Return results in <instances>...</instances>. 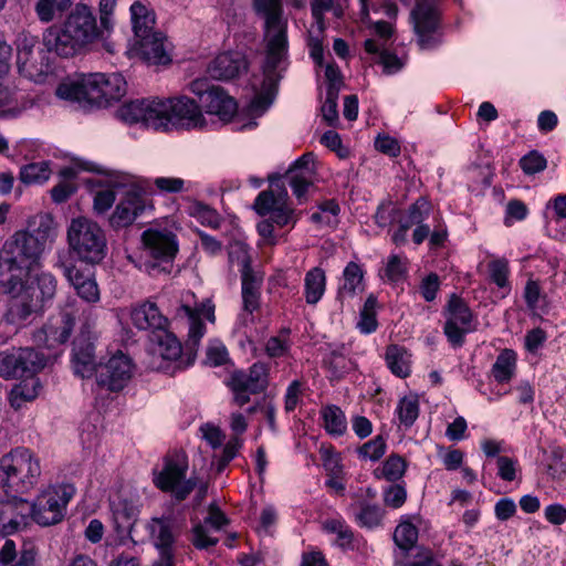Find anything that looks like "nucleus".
<instances>
[{
	"mask_svg": "<svg viewBox=\"0 0 566 566\" xmlns=\"http://www.w3.org/2000/svg\"><path fill=\"white\" fill-rule=\"evenodd\" d=\"M243 310L250 314L260 306V284L253 274L241 276Z\"/></svg>",
	"mask_w": 566,
	"mask_h": 566,
	"instance_id": "nucleus-55",
	"label": "nucleus"
},
{
	"mask_svg": "<svg viewBox=\"0 0 566 566\" xmlns=\"http://www.w3.org/2000/svg\"><path fill=\"white\" fill-rule=\"evenodd\" d=\"M130 319L139 331H150L153 336L165 328H168L169 321L161 314L157 304L147 301L132 310Z\"/></svg>",
	"mask_w": 566,
	"mask_h": 566,
	"instance_id": "nucleus-29",
	"label": "nucleus"
},
{
	"mask_svg": "<svg viewBox=\"0 0 566 566\" xmlns=\"http://www.w3.org/2000/svg\"><path fill=\"white\" fill-rule=\"evenodd\" d=\"M196 296L188 291L182 295V304L176 311L177 318L187 321L188 332L185 340V350L188 356L187 366L191 365L197 355L202 337L207 333V326L203 319L214 323V304L212 300L206 298L202 302L190 304Z\"/></svg>",
	"mask_w": 566,
	"mask_h": 566,
	"instance_id": "nucleus-9",
	"label": "nucleus"
},
{
	"mask_svg": "<svg viewBox=\"0 0 566 566\" xmlns=\"http://www.w3.org/2000/svg\"><path fill=\"white\" fill-rule=\"evenodd\" d=\"M473 314L468 304L457 294H451L446 308L444 335L452 347L464 344V337L472 331Z\"/></svg>",
	"mask_w": 566,
	"mask_h": 566,
	"instance_id": "nucleus-18",
	"label": "nucleus"
},
{
	"mask_svg": "<svg viewBox=\"0 0 566 566\" xmlns=\"http://www.w3.org/2000/svg\"><path fill=\"white\" fill-rule=\"evenodd\" d=\"M87 74H78L74 77H67L59 83L55 88L57 98L76 104L83 109L93 107L91 103L88 88L91 84L87 83Z\"/></svg>",
	"mask_w": 566,
	"mask_h": 566,
	"instance_id": "nucleus-28",
	"label": "nucleus"
},
{
	"mask_svg": "<svg viewBox=\"0 0 566 566\" xmlns=\"http://www.w3.org/2000/svg\"><path fill=\"white\" fill-rule=\"evenodd\" d=\"M38 40L33 35L20 34L17 40V67L19 74L34 83L43 84L50 81L53 69L44 52L35 54Z\"/></svg>",
	"mask_w": 566,
	"mask_h": 566,
	"instance_id": "nucleus-13",
	"label": "nucleus"
},
{
	"mask_svg": "<svg viewBox=\"0 0 566 566\" xmlns=\"http://www.w3.org/2000/svg\"><path fill=\"white\" fill-rule=\"evenodd\" d=\"M142 242L145 253L150 256L153 261L137 260L132 254H128L127 259L137 269L149 275L158 271L160 263L171 262L178 252L177 237L171 230L166 228H148L142 234Z\"/></svg>",
	"mask_w": 566,
	"mask_h": 566,
	"instance_id": "nucleus-12",
	"label": "nucleus"
},
{
	"mask_svg": "<svg viewBox=\"0 0 566 566\" xmlns=\"http://www.w3.org/2000/svg\"><path fill=\"white\" fill-rule=\"evenodd\" d=\"M50 232V227L43 223L33 231L18 230L0 250V286L12 296L3 323L12 326L13 333L33 312L41 310L39 301L33 297V289L28 286V279L41 264Z\"/></svg>",
	"mask_w": 566,
	"mask_h": 566,
	"instance_id": "nucleus-1",
	"label": "nucleus"
},
{
	"mask_svg": "<svg viewBox=\"0 0 566 566\" xmlns=\"http://www.w3.org/2000/svg\"><path fill=\"white\" fill-rule=\"evenodd\" d=\"M229 261L239 268L241 276L253 274L249 247L243 242H234L229 248Z\"/></svg>",
	"mask_w": 566,
	"mask_h": 566,
	"instance_id": "nucleus-56",
	"label": "nucleus"
},
{
	"mask_svg": "<svg viewBox=\"0 0 566 566\" xmlns=\"http://www.w3.org/2000/svg\"><path fill=\"white\" fill-rule=\"evenodd\" d=\"M407 462L398 454H390L374 474L377 479H384L388 482H397L405 475Z\"/></svg>",
	"mask_w": 566,
	"mask_h": 566,
	"instance_id": "nucleus-49",
	"label": "nucleus"
},
{
	"mask_svg": "<svg viewBox=\"0 0 566 566\" xmlns=\"http://www.w3.org/2000/svg\"><path fill=\"white\" fill-rule=\"evenodd\" d=\"M415 516L403 515L400 518L399 524L396 526L394 532V542L398 547L396 554H402V552L411 551L418 547V527L413 523Z\"/></svg>",
	"mask_w": 566,
	"mask_h": 566,
	"instance_id": "nucleus-41",
	"label": "nucleus"
},
{
	"mask_svg": "<svg viewBox=\"0 0 566 566\" xmlns=\"http://www.w3.org/2000/svg\"><path fill=\"white\" fill-rule=\"evenodd\" d=\"M45 357L30 347L11 348L0 352V377L18 379L34 376L45 366Z\"/></svg>",
	"mask_w": 566,
	"mask_h": 566,
	"instance_id": "nucleus-15",
	"label": "nucleus"
},
{
	"mask_svg": "<svg viewBox=\"0 0 566 566\" xmlns=\"http://www.w3.org/2000/svg\"><path fill=\"white\" fill-rule=\"evenodd\" d=\"M248 69L245 56L238 51H228L218 54L209 64L208 74L219 81L234 78Z\"/></svg>",
	"mask_w": 566,
	"mask_h": 566,
	"instance_id": "nucleus-27",
	"label": "nucleus"
},
{
	"mask_svg": "<svg viewBox=\"0 0 566 566\" xmlns=\"http://www.w3.org/2000/svg\"><path fill=\"white\" fill-rule=\"evenodd\" d=\"M384 502L391 509L401 507L407 500V490L405 483H394L382 491Z\"/></svg>",
	"mask_w": 566,
	"mask_h": 566,
	"instance_id": "nucleus-64",
	"label": "nucleus"
},
{
	"mask_svg": "<svg viewBox=\"0 0 566 566\" xmlns=\"http://www.w3.org/2000/svg\"><path fill=\"white\" fill-rule=\"evenodd\" d=\"M154 343V350L164 360L176 361L182 355V345L175 334L165 328L155 334L151 338Z\"/></svg>",
	"mask_w": 566,
	"mask_h": 566,
	"instance_id": "nucleus-40",
	"label": "nucleus"
},
{
	"mask_svg": "<svg viewBox=\"0 0 566 566\" xmlns=\"http://www.w3.org/2000/svg\"><path fill=\"white\" fill-rule=\"evenodd\" d=\"M105 34L97 25L92 8L76 3L61 27L52 25L43 33V44L49 52L72 56Z\"/></svg>",
	"mask_w": 566,
	"mask_h": 566,
	"instance_id": "nucleus-3",
	"label": "nucleus"
},
{
	"mask_svg": "<svg viewBox=\"0 0 566 566\" xmlns=\"http://www.w3.org/2000/svg\"><path fill=\"white\" fill-rule=\"evenodd\" d=\"M191 93L199 97L201 106L207 114L216 115L223 123L232 119L238 105L221 87L210 85L205 78H197L189 85Z\"/></svg>",
	"mask_w": 566,
	"mask_h": 566,
	"instance_id": "nucleus-16",
	"label": "nucleus"
},
{
	"mask_svg": "<svg viewBox=\"0 0 566 566\" xmlns=\"http://www.w3.org/2000/svg\"><path fill=\"white\" fill-rule=\"evenodd\" d=\"M387 443L382 436H376L357 449V454L363 460L378 461L386 453Z\"/></svg>",
	"mask_w": 566,
	"mask_h": 566,
	"instance_id": "nucleus-59",
	"label": "nucleus"
},
{
	"mask_svg": "<svg viewBox=\"0 0 566 566\" xmlns=\"http://www.w3.org/2000/svg\"><path fill=\"white\" fill-rule=\"evenodd\" d=\"M255 13L263 19V40L265 60L263 63V81L258 93L247 107L249 119L243 124L235 120L237 130H252L261 117L273 104L282 73L287 66L289 38L287 18L283 13V0H252Z\"/></svg>",
	"mask_w": 566,
	"mask_h": 566,
	"instance_id": "nucleus-2",
	"label": "nucleus"
},
{
	"mask_svg": "<svg viewBox=\"0 0 566 566\" xmlns=\"http://www.w3.org/2000/svg\"><path fill=\"white\" fill-rule=\"evenodd\" d=\"M74 326V318L70 314H64L61 317V325L54 326L53 324L45 325L40 335L45 336V345L51 348L54 344H64L69 340Z\"/></svg>",
	"mask_w": 566,
	"mask_h": 566,
	"instance_id": "nucleus-47",
	"label": "nucleus"
},
{
	"mask_svg": "<svg viewBox=\"0 0 566 566\" xmlns=\"http://www.w3.org/2000/svg\"><path fill=\"white\" fill-rule=\"evenodd\" d=\"M87 81L91 84L88 95L93 107L117 101L126 93L127 83L119 73H90L87 74Z\"/></svg>",
	"mask_w": 566,
	"mask_h": 566,
	"instance_id": "nucleus-22",
	"label": "nucleus"
},
{
	"mask_svg": "<svg viewBox=\"0 0 566 566\" xmlns=\"http://www.w3.org/2000/svg\"><path fill=\"white\" fill-rule=\"evenodd\" d=\"M546 208L552 210L551 223L555 226V238L566 240V195H557L552 198Z\"/></svg>",
	"mask_w": 566,
	"mask_h": 566,
	"instance_id": "nucleus-51",
	"label": "nucleus"
},
{
	"mask_svg": "<svg viewBox=\"0 0 566 566\" xmlns=\"http://www.w3.org/2000/svg\"><path fill=\"white\" fill-rule=\"evenodd\" d=\"M411 19L421 50H432L441 44L439 0H419Z\"/></svg>",
	"mask_w": 566,
	"mask_h": 566,
	"instance_id": "nucleus-14",
	"label": "nucleus"
},
{
	"mask_svg": "<svg viewBox=\"0 0 566 566\" xmlns=\"http://www.w3.org/2000/svg\"><path fill=\"white\" fill-rule=\"evenodd\" d=\"M364 46L368 54L375 55V63L381 65L382 72L387 75L398 73L405 65L402 59L385 49L382 44L374 39H367Z\"/></svg>",
	"mask_w": 566,
	"mask_h": 566,
	"instance_id": "nucleus-37",
	"label": "nucleus"
},
{
	"mask_svg": "<svg viewBox=\"0 0 566 566\" xmlns=\"http://www.w3.org/2000/svg\"><path fill=\"white\" fill-rule=\"evenodd\" d=\"M50 176L49 161L31 163L20 169V180L25 185H42L49 180Z\"/></svg>",
	"mask_w": 566,
	"mask_h": 566,
	"instance_id": "nucleus-52",
	"label": "nucleus"
},
{
	"mask_svg": "<svg viewBox=\"0 0 566 566\" xmlns=\"http://www.w3.org/2000/svg\"><path fill=\"white\" fill-rule=\"evenodd\" d=\"M155 545L160 551L172 549V518L170 516L153 517L146 526Z\"/></svg>",
	"mask_w": 566,
	"mask_h": 566,
	"instance_id": "nucleus-39",
	"label": "nucleus"
},
{
	"mask_svg": "<svg viewBox=\"0 0 566 566\" xmlns=\"http://www.w3.org/2000/svg\"><path fill=\"white\" fill-rule=\"evenodd\" d=\"M229 524L226 514L214 504L209 506L208 516L203 522H197L192 525L191 542L197 549H207L216 546L219 538L214 533L222 531Z\"/></svg>",
	"mask_w": 566,
	"mask_h": 566,
	"instance_id": "nucleus-24",
	"label": "nucleus"
},
{
	"mask_svg": "<svg viewBox=\"0 0 566 566\" xmlns=\"http://www.w3.org/2000/svg\"><path fill=\"white\" fill-rule=\"evenodd\" d=\"M335 545L343 551H357L368 556L373 549L361 536H356L350 527L336 536Z\"/></svg>",
	"mask_w": 566,
	"mask_h": 566,
	"instance_id": "nucleus-57",
	"label": "nucleus"
},
{
	"mask_svg": "<svg viewBox=\"0 0 566 566\" xmlns=\"http://www.w3.org/2000/svg\"><path fill=\"white\" fill-rule=\"evenodd\" d=\"M411 357L410 352L403 346L391 344L386 347V366L398 378L403 379L411 375Z\"/></svg>",
	"mask_w": 566,
	"mask_h": 566,
	"instance_id": "nucleus-36",
	"label": "nucleus"
},
{
	"mask_svg": "<svg viewBox=\"0 0 566 566\" xmlns=\"http://www.w3.org/2000/svg\"><path fill=\"white\" fill-rule=\"evenodd\" d=\"M395 566H442V563L432 549L418 546L402 554H395Z\"/></svg>",
	"mask_w": 566,
	"mask_h": 566,
	"instance_id": "nucleus-42",
	"label": "nucleus"
},
{
	"mask_svg": "<svg viewBox=\"0 0 566 566\" xmlns=\"http://www.w3.org/2000/svg\"><path fill=\"white\" fill-rule=\"evenodd\" d=\"M228 359L229 354L224 344L219 339L210 340L206 352V364L218 367L224 365Z\"/></svg>",
	"mask_w": 566,
	"mask_h": 566,
	"instance_id": "nucleus-63",
	"label": "nucleus"
},
{
	"mask_svg": "<svg viewBox=\"0 0 566 566\" xmlns=\"http://www.w3.org/2000/svg\"><path fill=\"white\" fill-rule=\"evenodd\" d=\"M72 366L74 374L82 378H90L97 374V365L94 356V344L84 338H77L73 343Z\"/></svg>",
	"mask_w": 566,
	"mask_h": 566,
	"instance_id": "nucleus-32",
	"label": "nucleus"
},
{
	"mask_svg": "<svg viewBox=\"0 0 566 566\" xmlns=\"http://www.w3.org/2000/svg\"><path fill=\"white\" fill-rule=\"evenodd\" d=\"M319 416L323 421V428L328 436L338 438L347 432V419L338 406H324L319 411Z\"/></svg>",
	"mask_w": 566,
	"mask_h": 566,
	"instance_id": "nucleus-44",
	"label": "nucleus"
},
{
	"mask_svg": "<svg viewBox=\"0 0 566 566\" xmlns=\"http://www.w3.org/2000/svg\"><path fill=\"white\" fill-rule=\"evenodd\" d=\"M253 209L259 216L269 217L256 226L258 233L270 244H275L274 226L294 227L295 210L289 205V195L284 187L261 191L254 200Z\"/></svg>",
	"mask_w": 566,
	"mask_h": 566,
	"instance_id": "nucleus-5",
	"label": "nucleus"
},
{
	"mask_svg": "<svg viewBox=\"0 0 566 566\" xmlns=\"http://www.w3.org/2000/svg\"><path fill=\"white\" fill-rule=\"evenodd\" d=\"M109 510L114 528L117 532L129 530L139 513L138 507L132 500L120 496L111 499Z\"/></svg>",
	"mask_w": 566,
	"mask_h": 566,
	"instance_id": "nucleus-33",
	"label": "nucleus"
},
{
	"mask_svg": "<svg viewBox=\"0 0 566 566\" xmlns=\"http://www.w3.org/2000/svg\"><path fill=\"white\" fill-rule=\"evenodd\" d=\"M33 106V101L22 91L0 83V117L17 118Z\"/></svg>",
	"mask_w": 566,
	"mask_h": 566,
	"instance_id": "nucleus-31",
	"label": "nucleus"
},
{
	"mask_svg": "<svg viewBox=\"0 0 566 566\" xmlns=\"http://www.w3.org/2000/svg\"><path fill=\"white\" fill-rule=\"evenodd\" d=\"M75 489L72 484H52L43 489L29 503V521L32 520L41 526H51L60 523L66 513V507Z\"/></svg>",
	"mask_w": 566,
	"mask_h": 566,
	"instance_id": "nucleus-10",
	"label": "nucleus"
},
{
	"mask_svg": "<svg viewBox=\"0 0 566 566\" xmlns=\"http://www.w3.org/2000/svg\"><path fill=\"white\" fill-rule=\"evenodd\" d=\"M489 274L491 281L500 289L510 290L509 275L510 268L509 261L504 258L495 259L489 263Z\"/></svg>",
	"mask_w": 566,
	"mask_h": 566,
	"instance_id": "nucleus-61",
	"label": "nucleus"
},
{
	"mask_svg": "<svg viewBox=\"0 0 566 566\" xmlns=\"http://www.w3.org/2000/svg\"><path fill=\"white\" fill-rule=\"evenodd\" d=\"M339 206L336 200H325L318 205V211L312 213L311 219L315 223L333 224L339 214Z\"/></svg>",
	"mask_w": 566,
	"mask_h": 566,
	"instance_id": "nucleus-62",
	"label": "nucleus"
},
{
	"mask_svg": "<svg viewBox=\"0 0 566 566\" xmlns=\"http://www.w3.org/2000/svg\"><path fill=\"white\" fill-rule=\"evenodd\" d=\"M67 244L77 260L101 263L107 254V240L99 224L86 217L73 218L67 227Z\"/></svg>",
	"mask_w": 566,
	"mask_h": 566,
	"instance_id": "nucleus-6",
	"label": "nucleus"
},
{
	"mask_svg": "<svg viewBox=\"0 0 566 566\" xmlns=\"http://www.w3.org/2000/svg\"><path fill=\"white\" fill-rule=\"evenodd\" d=\"M377 298L375 295L370 294L363 307L359 311V317L356 323V328L363 335H370L375 333L378 328V319H377Z\"/></svg>",
	"mask_w": 566,
	"mask_h": 566,
	"instance_id": "nucleus-48",
	"label": "nucleus"
},
{
	"mask_svg": "<svg viewBox=\"0 0 566 566\" xmlns=\"http://www.w3.org/2000/svg\"><path fill=\"white\" fill-rule=\"evenodd\" d=\"M71 6V0H38L35 12L41 22L49 23L63 14Z\"/></svg>",
	"mask_w": 566,
	"mask_h": 566,
	"instance_id": "nucleus-54",
	"label": "nucleus"
},
{
	"mask_svg": "<svg viewBox=\"0 0 566 566\" xmlns=\"http://www.w3.org/2000/svg\"><path fill=\"white\" fill-rule=\"evenodd\" d=\"M166 42V36L161 32L156 31L145 36L136 38L134 50L149 65H166L171 62Z\"/></svg>",
	"mask_w": 566,
	"mask_h": 566,
	"instance_id": "nucleus-26",
	"label": "nucleus"
},
{
	"mask_svg": "<svg viewBox=\"0 0 566 566\" xmlns=\"http://www.w3.org/2000/svg\"><path fill=\"white\" fill-rule=\"evenodd\" d=\"M432 210L429 200L423 197L418 198L407 210L402 223H407L409 228L416 227L412 232V241L416 245H420L429 235V224L426 223Z\"/></svg>",
	"mask_w": 566,
	"mask_h": 566,
	"instance_id": "nucleus-30",
	"label": "nucleus"
},
{
	"mask_svg": "<svg viewBox=\"0 0 566 566\" xmlns=\"http://www.w3.org/2000/svg\"><path fill=\"white\" fill-rule=\"evenodd\" d=\"M408 273V259L405 255L390 254L384 270L385 277L391 283L406 279Z\"/></svg>",
	"mask_w": 566,
	"mask_h": 566,
	"instance_id": "nucleus-58",
	"label": "nucleus"
},
{
	"mask_svg": "<svg viewBox=\"0 0 566 566\" xmlns=\"http://www.w3.org/2000/svg\"><path fill=\"white\" fill-rule=\"evenodd\" d=\"M315 176L316 165L313 153L303 154L287 169L285 179L300 205L307 201V191L313 186Z\"/></svg>",
	"mask_w": 566,
	"mask_h": 566,
	"instance_id": "nucleus-23",
	"label": "nucleus"
},
{
	"mask_svg": "<svg viewBox=\"0 0 566 566\" xmlns=\"http://www.w3.org/2000/svg\"><path fill=\"white\" fill-rule=\"evenodd\" d=\"M189 214L203 226L211 228L219 227L220 218L218 212L205 203L198 201L193 202L189 207Z\"/></svg>",
	"mask_w": 566,
	"mask_h": 566,
	"instance_id": "nucleus-60",
	"label": "nucleus"
},
{
	"mask_svg": "<svg viewBox=\"0 0 566 566\" xmlns=\"http://www.w3.org/2000/svg\"><path fill=\"white\" fill-rule=\"evenodd\" d=\"M419 413V397L410 392L398 400L394 411V422L399 429L408 430L416 423Z\"/></svg>",
	"mask_w": 566,
	"mask_h": 566,
	"instance_id": "nucleus-34",
	"label": "nucleus"
},
{
	"mask_svg": "<svg viewBox=\"0 0 566 566\" xmlns=\"http://www.w3.org/2000/svg\"><path fill=\"white\" fill-rule=\"evenodd\" d=\"M41 474L40 458L27 447H15L0 458V488L8 496L29 493Z\"/></svg>",
	"mask_w": 566,
	"mask_h": 566,
	"instance_id": "nucleus-4",
	"label": "nucleus"
},
{
	"mask_svg": "<svg viewBox=\"0 0 566 566\" xmlns=\"http://www.w3.org/2000/svg\"><path fill=\"white\" fill-rule=\"evenodd\" d=\"M129 11L135 39L156 32L154 30L156 23L155 12L144 2H133Z\"/></svg>",
	"mask_w": 566,
	"mask_h": 566,
	"instance_id": "nucleus-38",
	"label": "nucleus"
},
{
	"mask_svg": "<svg viewBox=\"0 0 566 566\" xmlns=\"http://www.w3.org/2000/svg\"><path fill=\"white\" fill-rule=\"evenodd\" d=\"M517 355L513 349L505 348L496 357L491 373L499 384H509L516 373Z\"/></svg>",
	"mask_w": 566,
	"mask_h": 566,
	"instance_id": "nucleus-46",
	"label": "nucleus"
},
{
	"mask_svg": "<svg viewBox=\"0 0 566 566\" xmlns=\"http://www.w3.org/2000/svg\"><path fill=\"white\" fill-rule=\"evenodd\" d=\"M326 290V274L325 271L315 266L308 270L304 277V296L310 305L317 304Z\"/></svg>",
	"mask_w": 566,
	"mask_h": 566,
	"instance_id": "nucleus-45",
	"label": "nucleus"
},
{
	"mask_svg": "<svg viewBox=\"0 0 566 566\" xmlns=\"http://www.w3.org/2000/svg\"><path fill=\"white\" fill-rule=\"evenodd\" d=\"M135 365L132 358L122 352L112 355L106 363L97 368V382L111 391L124 389L134 375Z\"/></svg>",
	"mask_w": 566,
	"mask_h": 566,
	"instance_id": "nucleus-20",
	"label": "nucleus"
},
{
	"mask_svg": "<svg viewBox=\"0 0 566 566\" xmlns=\"http://www.w3.org/2000/svg\"><path fill=\"white\" fill-rule=\"evenodd\" d=\"M159 120L161 132L176 129H206L208 123L200 105L192 98L180 95L159 98Z\"/></svg>",
	"mask_w": 566,
	"mask_h": 566,
	"instance_id": "nucleus-11",
	"label": "nucleus"
},
{
	"mask_svg": "<svg viewBox=\"0 0 566 566\" xmlns=\"http://www.w3.org/2000/svg\"><path fill=\"white\" fill-rule=\"evenodd\" d=\"M385 511L378 504L359 502L358 511L355 513V521L360 527L376 528L381 525Z\"/></svg>",
	"mask_w": 566,
	"mask_h": 566,
	"instance_id": "nucleus-50",
	"label": "nucleus"
},
{
	"mask_svg": "<svg viewBox=\"0 0 566 566\" xmlns=\"http://www.w3.org/2000/svg\"><path fill=\"white\" fill-rule=\"evenodd\" d=\"M34 282L36 284V289L39 294L35 295V289H33V297L39 301V306L42 308L46 301H51L56 293L57 289V280L50 272H41L35 275Z\"/></svg>",
	"mask_w": 566,
	"mask_h": 566,
	"instance_id": "nucleus-53",
	"label": "nucleus"
},
{
	"mask_svg": "<svg viewBox=\"0 0 566 566\" xmlns=\"http://www.w3.org/2000/svg\"><path fill=\"white\" fill-rule=\"evenodd\" d=\"M364 269L354 261L346 264L343 270L342 280L338 286L337 295L339 298L354 297L364 290Z\"/></svg>",
	"mask_w": 566,
	"mask_h": 566,
	"instance_id": "nucleus-35",
	"label": "nucleus"
},
{
	"mask_svg": "<svg viewBox=\"0 0 566 566\" xmlns=\"http://www.w3.org/2000/svg\"><path fill=\"white\" fill-rule=\"evenodd\" d=\"M116 118L127 125H138L144 128L160 129L159 98H143L126 102L116 109Z\"/></svg>",
	"mask_w": 566,
	"mask_h": 566,
	"instance_id": "nucleus-19",
	"label": "nucleus"
},
{
	"mask_svg": "<svg viewBox=\"0 0 566 566\" xmlns=\"http://www.w3.org/2000/svg\"><path fill=\"white\" fill-rule=\"evenodd\" d=\"M188 457L184 451L174 450L163 459V467L153 470V482L157 489L168 492L177 501L186 500L197 485L195 478H187Z\"/></svg>",
	"mask_w": 566,
	"mask_h": 566,
	"instance_id": "nucleus-8",
	"label": "nucleus"
},
{
	"mask_svg": "<svg viewBox=\"0 0 566 566\" xmlns=\"http://www.w3.org/2000/svg\"><path fill=\"white\" fill-rule=\"evenodd\" d=\"M56 266L62 270L66 281L83 302L87 304L99 302L101 291L93 270L81 269L73 262L64 261L61 256Z\"/></svg>",
	"mask_w": 566,
	"mask_h": 566,
	"instance_id": "nucleus-21",
	"label": "nucleus"
},
{
	"mask_svg": "<svg viewBox=\"0 0 566 566\" xmlns=\"http://www.w3.org/2000/svg\"><path fill=\"white\" fill-rule=\"evenodd\" d=\"M41 381L34 376H28L11 389L9 401L12 408L20 409L24 403L34 400L40 392Z\"/></svg>",
	"mask_w": 566,
	"mask_h": 566,
	"instance_id": "nucleus-43",
	"label": "nucleus"
},
{
	"mask_svg": "<svg viewBox=\"0 0 566 566\" xmlns=\"http://www.w3.org/2000/svg\"><path fill=\"white\" fill-rule=\"evenodd\" d=\"M268 367L254 363L248 370H235L228 380L234 402L242 407L250 401V396L262 392L268 387Z\"/></svg>",
	"mask_w": 566,
	"mask_h": 566,
	"instance_id": "nucleus-17",
	"label": "nucleus"
},
{
	"mask_svg": "<svg viewBox=\"0 0 566 566\" xmlns=\"http://www.w3.org/2000/svg\"><path fill=\"white\" fill-rule=\"evenodd\" d=\"M112 186L123 191V197L109 218V224L115 228L130 226L148 206L144 180L136 176L115 172L112 175Z\"/></svg>",
	"mask_w": 566,
	"mask_h": 566,
	"instance_id": "nucleus-7",
	"label": "nucleus"
},
{
	"mask_svg": "<svg viewBox=\"0 0 566 566\" xmlns=\"http://www.w3.org/2000/svg\"><path fill=\"white\" fill-rule=\"evenodd\" d=\"M29 525V501L21 496L0 499V534L12 535Z\"/></svg>",
	"mask_w": 566,
	"mask_h": 566,
	"instance_id": "nucleus-25",
	"label": "nucleus"
}]
</instances>
